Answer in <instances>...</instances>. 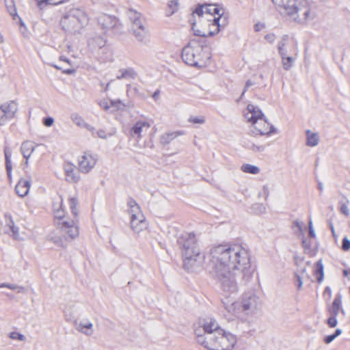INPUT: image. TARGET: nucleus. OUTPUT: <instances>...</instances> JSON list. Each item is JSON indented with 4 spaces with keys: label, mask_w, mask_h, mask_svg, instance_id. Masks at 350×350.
Segmentation results:
<instances>
[{
    "label": "nucleus",
    "mask_w": 350,
    "mask_h": 350,
    "mask_svg": "<svg viewBox=\"0 0 350 350\" xmlns=\"http://www.w3.org/2000/svg\"><path fill=\"white\" fill-rule=\"evenodd\" d=\"M206 266L210 274L217 280L223 293L234 294L238 291V280L247 282L252 277L250 257L247 249L240 244H219L206 252Z\"/></svg>",
    "instance_id": "nucleus-1"
},
{
    "label": "nucleus",
    "mask_w": 350,
    "mask_h": 350,
    "mask_svg": "<svg viewBox=\"0 0 350 350\" xmlns=\"http://www.w3.org/2000/svg\"><path fill=\"white\" fill-rule=\"evenodd\" d=\"M197 342L209 350H232L236 336L221 329L216 320L208 318L195 329Z\"/></svg>",
    "instance_id": "nucleus-2"
},
{
    "label": "nucleus",
    "mask_w": 350,
    "mask_h": 350,
    "mask_svg": "<svg viewBox=\"0 0 350 350\" xmlns=\"http://www.w3.org/2000/svg\"><path fill=\"white\" fill-rule=\"evenodd\" d=\"M284 10L290 19L298 24L306 25L317 16L314 6L307 0H272Z\"/></svg>",
    "instance_id": "nucleus-3"
},
{
    "label": "nucleus",
    "mask_w": 350,
    "mask_h": 350,
    "mask_svg": "<svg viewBox=\"0 0 350 350\" xmlns=\"http://www.w3.org/2000/svg\"><path fill=\"white\" fill-rule=\"evenodd\" d=\"M178 245L183 257L184 267L190 270L200 267L206 260V254L200 252L196 236L193 232H185L178 239Z\"/></svg>",
    "instance_id": "nucleus-4"
},
{
    "label": "nucleus",
    "mask_w": 350,
    "mask_h": 350,
    "mask_svg": "<svg viewBox=\"0 0 350 350\" xmlns=\"http://www.w3.org/2000/svg\"><path fill=\"white\" fill-rule=\"evenodd\" d=\"M226 298L222 301L226 311L235 318L239 319L243 314L252 315L261 308L260 297L254 291L244 293L238 301H231L228 297L230 294L224 293Z\"/></svg>",
    "instance_id": "nucleus-5"
},
{
    "label": "nucleus",
    "mask_w": 350,
    "mask_h": 350,
    "mask_svg": "<svg viewBox=\"0 0 350 350\" xmlns=\"http://www.w3.org/2000/svg\"><path fill=\"white\" fill-rule=\"evenodd\" d=\"M204 14L210 15L211 17L214 16L213 19H208L210 25L215 27L214 30L211 29L207 33L201 30L196 29V23L191 22V28L194 34L201 37L213 36L217 34L221 29H223L227 24L226 19L222 16L224 14V9L219 8V5L216 4H198L196 9L193 11L192 15L197 14L199 16H202Z\"/></svg>",
    "instance_id": "nucleus-6"
},
{
    "label": "nucleus",
    "mask_w": 350,
    "mask_h": 350,
    "mask_svg": "<svg viewBox=\"0 0 350 350\" xmlns=\"http://www.w3.org/2000/svg\"><path fill=\"white\" fill-rule=\"evenodd\" d=\"M54 217L57 221L56 225L61 235H49V239L58 247H66L68 243L72 241L79 234V229L76 220L66 218L61 208L54 211Z\"/></svg>",
    "instance_id": "nucleus-7"
},
{
    "label": "nucleus",
    "mask_w": 350,
    "mask_h": 350,
    "mask_svg": "<svg viewBox=\"0 0 350 350\" xmlns=\"http://www.w3.org/2000/svg\"><path fill=\"white\" fill-rule=\"evenodd\" d=\"M211 57L208 49L195 40H191L182 49V59L189 66L204 68L209 64Z\"/></svg>",
    "instance_id": "nucleus-8"
},
{
    "label": "nucleus",
    "mask_w": 350,
    "mask_h": 350,
    "mask_svg": "<svg viewBox=\"0 0 350 350\" xmlns=\"http://www.w3.org/2000/svg\"><path fill=\"white\" fill-rule=\"evenodd\" d=\"M245 118L252 126L251 132L254 135H269L275 132V129L267 122L261 109L252 104L247 107Z\"/></svg>",
    "instance_id": "nucleus-9"
},
{
    "label": "nucleus",
    "mask_w": 350,
    "mask_h": 350,
    "mask_svg": "<svg viewBox=\"0 0 350 350\" xmlns=\"http://www.w3.org/2000/svg\"><path fill=\"white\" fill-rule=\"evenodd\" d=\"M89 22L85 11L81 8L70 9L61 19L63 29L69 33L80 31Z\"/></svg>",
    "instance_id": "nucleus-10"
},
{
    "label": "nucleus",
    "mask_w": 350,
    "mask_h": 350,
    "mask_svg": "<svg viewBox=\"0 0 350 350\" xmlns=\"http://www.w3.org/2000/svg\"><path fill=\"white\" fill-rule=\"evenodd\" d=\"M127 15L131 23V33L137 42L146 44L149 40V31L144 18L141 13L132 9L128 10Z\"/></svg>",
    "instance_id": "nucleus-11"
},
{
    "label": "nucleus",
    "mask_w": 350,
    "mask_h": 350,
    "mask_svg": "<svg viewBox=\"0 0 350 350\" xmlns=\"http://www.w3.org/2000/svg\"><path fill=\"white\" fill-rule=\"evenodd\" d=\"M98 156L90 151H86L78 158L79 171L83 174L89 173L96 165Z\"/></svg>",
    "instance_id": "nucleus-12"
},
{
    "label": "nucleus",
    "mask_w": 350,
    "mask_h": 350,
    "mask_svg": "<svg viewBox=\"0 0 350 350\" xmlns=\"http://www.w3.org/2000/svg\"><path fill=\"white\" fill-rule=\"evenodd\" d=\"M18 111V105L11 100L0 105V125H4L8 120L12 119Z\"/></svg>",
    "instance_id": "nucleus-13"
},
{
    "label": "nucleus",
    "mask_w": 350,
    "mask_h": 350,
    "mask_svg": "<svg viewBox=\"0 0 350 350\" xmlns=\"http://www.w3.org/2000/svg\"><path fill=\"white\" fill-rule=\"evenodd\" d=\"M131 227L136 233L146 229L147 222L142 211L131 215Z\"/></svg>",
    "instance_id": "nucleus-14"
},
{
    "label": "nucleus",
    "mask_w": 350,
    "mask_h": 350,
    "mask_svg": "<svg viewBox=\"0 0 350 350\" xmlns=\"http://www.w3.org/2000/svg\"><path fill=\"white\" fill-rule=\"evenodd\" d=\"M150 127L149 122L146 121H137L131 129L130 135L133 138L138 139L142 137V133L147 131Z\"/></svg>",
    "instance_id": "nucleus-15"
},
{
    "label": "nucleus",
    "mask_w": 350,
    "mask_h": 350,
    "mask_svg": "<svg viewBox=\"0 0 350 350\" xmlns=\"http://www.w3.org/2000/svg\"><path fill=\"white\" fill-rule=\"evenodd\" d=\"M98 22L103 29H110L114 28L118 20L113 16L103 14L98 17Z\"/></svg>",
    "instance_id": "nucleus-16"
},
{
    "label": "nucleus",
    "mask_w": 350,
    "mask_h": 350,
    "mask_svg": "<svg viewBox=\"0 0 350 350\" xmlns=\"http://www.w3.org/2000/svg\"><path fill=\"white\" fill-rule=\"evenodd\" d=\"M75 165L71 163H66L64 167L66 179L70 183H77L80 178L78 173L75 172Z\"/></svg>",
    "instance_id": "nucleus-17"
},
{
    "label": "nucleus",
    "mask_w": 350,
    "mask_h": 350,
    "mask_svg": "<svg viewBox=\"0 0 350 350\" xmlns=\"http://www.w3.org/2000/svg\"><path fill=\"white\" fill-rule=\"evenodd\" d=\"M31 182L29 180L21 179L15 187V191L20 197L25 196L30 189Z\"/></svg>",
    "instance_id": "nucleus-18"
},
{
    "label": "nucleus",
    "mask_w": 350,
    "mask_h": 350,
    "mask_svg": "<svg viewBox=\"0 0 350 350\" xmlns=\"http://www.w3.org/2000/svg\"><path fill=\"white\" fill-rule=\"evenodd\" d=\"M331 316L336 317L339 312L345 313L344 310L342 308V295L338 293L332 303V306L328 310Z\"/></svg>",
    "instance_id": "nucleus-19"
},
{
    "label": "nucleus",
    "mask_w": 350,
    "mask_h": 350,
    "mask_svg": "<svg viewBox=\"0 0 350 350\" xmlns=\"http://www.w3.org/2000/svg\"><path fill=\"white\" fill-rule=\"evenodd\" d=\"M35 145L33 142L31 141L24 142L21 147V153L23 155V157L27 160L30 157L31 154L35 150Z\"/></svg>",
    "instance_id": "nucleus-20"
},
{
    "label": "nucleus",
    "mask_w": 350,
    "mask_h": 350,
    "mask_svg": "<svg viewBox=\"0 0 350 350\" xmlns=\"http://www.w3.org/2000/svg\"><path fill=\"white\" fill-rule=\"evenodd\" d=\"M76 329L88 336H92L94 333L93 324L91 322H80L77 324Z\"/></svg>",
    "instance_id": "nucleus-21"
},
{
    "label": "nucleus",
    "mask_w": 350,
    "mask_h": 350,
    "mask_svg": "<svg viewBox=\"0 0 350 350\" xmlns=\"http://www.w3.org/2000/svg\"><path fill=\"white\" fill-rule=\"evenodd\" d=\"M184 131H178L164 133L161 137V143L163 145H167L170 144L173 139L176 138L178 136L184 135Z\"/></svg>",
    "instance_id": "nucleus-22"
},
{
    "label": "nucleus",
    "mask_w": 350,
    "mask_h": 350,
    "mask_svg": "<svg viewBox=\"0 0 350 350\" xmlns=\"http://www.w3.org/2000/svg\"><path fill=\"white\" fill-rule=\"evenodd\" d=\"M5 222L7 227L12 232V235L15 239H19L18 228L14 226V223L10 215H5Z\"/></svg>",
    "instance_id": "nucleus-23"
},
{
    "label": "nucleus",
    "mask_w": 350,
    "mask_h": 350,
    "mask_svg": "<svg viewBox=\"0 0 350 350\" xmlns=\"http://www.w3.org/2000/svg\"><path fill=\"white\" fill-rule=\"evenodd\" d=\"M120 75L117 76L118 79H135L137 77V73L132 68L126 69H121L119 70Z\"/></svg>",
    "instance_id": "nucleus-24"
},
{
    "label": "nucleus",
    "mask_w": 350,
    "mask_h": 350,
    "mask_svg": "<svg viewBox=\"0 0 350 350\" xmlns=\"http://www.w3.org/2000/svg\"><path fill=\"white\" fill-rule=\"evenodd\" d=\"M314 273L317 277V282L321 283L324 278L323 265L321 260H319L316 262Z\"/></svg>",
    "instance_id": "nucleus-25"
},
{
    "label": "nucleus",
    "mask_w": 350,
    "mask_h": 350,
    "mask_svg": "<svg viewBox=\"0 0 350 350\" xmlns=\"http://www.w3.org/2000/svg\"><path fill=\"white\" fill-rule=\"evenodd\" d=\"M307 142L306 144L308 146H316L319 142V138L317 133H312L310 130L306 131Z\"/></svg>",
    "instance_id": "nucleus-26"
},
{
    "label": "nucleus",
    "mask_w": 350,
    "mask_h": 350,
    "mask_svg": "<svg viewBox=\"0 0 350 350\" xmlns=\"http://www.w3.org/2000/svg\"><path fill=\"white\" fill-rule=\"evenodd\" d=\"M4 152H5V159L6 172H7L8 178L10 179L11 174H12V163H11V160H10L12 152L8 148H5Z\"/></svg>",
    "instance_id": "nucleus-27"
},
{
    "label": "nucleus",
    "mask_w": 350,
    "mask_h": 350,
    "mask_svg": "<svg viewBox=\"0 0 350 350\" xmlns=\"http://www.w3.org/2000/svg\"><path fill=\"white\" fill-rule=\"evenodd\" d=\"M269 145V144H267V145H262L256 144L252 142H249L246 144L245 147L246 148L254 152L261 153L265 150L266 147Z\"/></svg>",
    "instance_id": "nucleus-28"
},
{
    "label": "nucleus",
    "mask_w": 350,
    "mask_h": 350,
    "mask_svg": "<svg viewBox=\"0 0 350 350\" xmlns=\"http://www.w3.org/2000/svg\"><path fill=\"white\" fill-rule=\"evenodd\" d=\"M5 4L8 12L12 16L14 20L16 19V17L19 18L14 0H5Z\"/></svg>",
    "instance_id": "nucleus-29"
},
{
    "label": "nucleus",
    "mask_w": 350,
    "mask_h": 350,
    "mask_svg": "<svg viewBox=\"0 0 350 350\" xmlns=\"http://www.w3.org/2000/svg\"><path fill=\"white\" fill-rule=\"evenodd\" d=\"M77 204H78V202L75 198H70V200H69L70 208L71 213L74 217V218L72 219L76 220L77 224V216H78Z\"/></svg>",
    "instance_id": "nucleus-30"
},
{
    "label": "nucleus",
    "mask_w": 350,
    "mask_h": 350,
    "mask_svg": "<svg viewBox=\"0 0 350 350\" xmlns=\"http://www.w3.org/2000/svg\"><path fill=\"white\" fill-rule=\"evenodd\" d=\"M287 55L288 54H287V52H286V53H285L284 55L281 56L282 61L283 68L286 70H288L293 66V62L295 60L294 57L288 56Z\"/></svg>",
    "instance_id": "nucleus-31"
},
{
    "label": "nucleus",
    "mask_w": 350,
    "mask_h": 350,
    "mask_svg": "<svg viewBox=\"0 0 350 350\" xmlns=\"http://www.w3.org/2000/svg\"><path fill=\"white\" fill-rule=\"evenodd\" d=\"M178 8V2L177 0H171L168 2L167 9L166 10V15L167 16H172L175 13Z\"/></svg>",
    "instance_id": "nucleus-32"
},
{
    "label": "nucleus",
    "mask_w": 350,
    "mask_h": 350,
    "mask_svg": "<svg viewBox=\"0 0 350 350\" xmlns=\"http://www.w3.org/2000/svg\"><path fill=\"white\" fill-rule=\"evenodd\" d=\"M288 41V36L287 35H284L282 36L280 42H278V52L280 56H283L286 53V50L284 49V46L286 45Z\"/></svg>",
    "instance_id": "nucleus-33"
},
{
    "label": "nucleus",
    "mask_w": 350,
    "mask_h": 350,
    "mask_svg": "<svg viewBox=\"0 0 350 350\" xmlns=\"http://www.w3.org/2000/svg\"><path fill=\"white\" fill-rule=\"evenodd\" d=\"M241 170L245 173L252 174H257L260 172V170L257 166L251 164H243L241 166Z\"/></svg>",
    "instance_id": "nucleus-34"
},
{
    "label": "nucleus",
    "mask_w": 350,
    "mask_h": 350,
    "mask_svg": "<svg viewBox=\"0 0 350 350\" xmlns=\"http://www.w3.org/2000/svg\"><path fill=\"white\" fill-rule=\"evenodd\" d=\"M70 118L72 121L78 126L79 127H83V126H85V121L84 119L78 113H74L71 114Z\"/></svg>",
    "instance_id": "nucleus-35"
},
{
    "label": "nucleus",
    "mask_w": 350,
    "mask_h": 350,
    "mask_svg": "<svg viewBox=\"0 0 350 350\" xmlns=\"http://www.w3.org/2000/svg\"><path fill=\"white\" fill-rule=\"evenodd\" d=\"M90 44L102 49L105 46L106 40L100 36H96L90 41Z\"/></svg>",
    "instance_id": "nucleus-36"
},
{
    "label": "nucleus",
    "mask_w": 350,
    "mask_h": 350,
    "mask_svg": "<svg viewBox=\"0 0 350 350\" xmlns=\"http://www.w3.org/2000/svg\"><path fill=\"white\" fill-rule=\"evenodd\" d=\"M128 206L130 208V213H136L142 211L139 206L137 204L136 201L132 198L128 200Z\"/></svg>",
    "instance_id": "nucleus-37"
},
{
    "label": "nucleus",
    "mask_w": 350,
    "mask_h": 350,
    "mask_svg": "<svg viewBox=\"0 0 350 350\" xmlns=\"http://www.w3.org/2000/svg\"><path fill=\"white\" fill-rule=\"evenodd\" d=\"M206 120L204 116H190L188 122L193 124H203L205 122Z\"/></svg>",
    "instance_id": "nucleus-38"
},
{
    "label": "nucleus",
    "mask_w": 350,
    "mask_h": 350,
    "mask_svg": "<svg viewBox=\"0 0 350 350\" xmlns=\"http://www.w3.org/2000/svg\"><path fill=\"white\" fill-rule=\"evenodd\" d=\"M114 133H115V131H113L110 133H107L105 130L100 129V130L96 131L95 136L96 135V137L101 138V139H107L108 137H111V136L113 135Z\"/></svg>",
    "instance_id": "nucleus-39"
},
{
    "label": "nucleus",
    "mask_w": 350,
    "mask_h": 350,
    "mask_svg": "<svg viewBox=\"0 0 350 350\" xmlns=\"http://www.w3.org/2000/svg\"><path fill=\"white\" fill-rule=\"evenodd\" d=\"M304 224L301 221H299V220H296L293 222V228L294 229L295 233H300L303 234L304 230Z\"/></svg>",
    "instance_id": "nucleus-40"
},
{
    "label": "nucleus",
    "mask_w": 350,
    "mask_h": 350,
    "mask_svg": "<svg viewBox=\"0 0 350 350\" xmlns=\"http://www.w3.org/2000/svg\"><path fill=\"white\" fill-rule=\"evenodd\" d=\"M9 337L13 340H20V341H25L26 340V337L25 335H23L21 333L16 332H11L9 334Z\"/></svg>",
    "instance_id": "nucleus-41"
},
{
    "label": "nucleus",
    "mask_w": 350,
    "mask_h": 350,
    "mask_svg": "<svg viewBox=\"0 0 350 350\" xmlns=\"http://www.w3.org/2000/svg\"><path fill=\"white\" fill-rule=\"evenodd\" d=\"M349 200H347V202H340V212L344 214L346 217H348L349 215V210L348 207Z\"/></svg>",
    "instance_id": "nucleus-42"
},
{
    "label": "nucleus",
    "mask_w": 350,
    "mask_h": 350,
    "mask_svg": "<svg viewBox=\"0 0 350 350\" xmlns=\"http://www.w3.org/2000/svg\"><path fill=\"white\" fill-rule=\"evenodd\" d=\"M62 204H63V200L61 196H59L57 200L53 202V212L57 210H60L62 208Z\"/></svg>",
    "instance_id": "nucleus-43"
},
{
    "label": "nucleus",
    "mask_w": 350,
    "mask_h": 350,
    "mask_svg": "<svg viewBox=\"0 0 350 350\" xmlns=\"http://www.w3.org/2000/svg\"><path fill=\"white\" fill-rule=\"evenodd\" d=\"M269 196V188L268 185H264L261 191L259 192V196L267 200Z\"/></svg>",
    "instance_id": "nucleus-44"
},
{
    "label": "nucleus",
    "mask_w": 350,
    "mask_h": 350,
    "mask_svg": "<svg viewBox=\"0 0 350 350\" xmlns=\"http://www.w3.org/2000/svg\"><path fill=\"white\" fill-rule=\"evenodd\" d=\"M295 282L297 285V288L298 290H301L303 285L302 278L297 273H295Z\"/></svg>",
    "instance_id": "nucleus-45"
},
{
    "label": "nucleus",
    "mask_w": 350,
    "mask_h": 350,
    "mask_svg": "<svg viewBox=\"0 0 350 350\" xmlns=\"http://www.w3.org/2000/svg\"><path fill=\"white\" fill-rule=\"evenodd\" d=\"M338 321L336 319V317L331 316L327 319V325L330 327H335L337 325Z\"/></svg>",
    "instance_id": "nucleus-46"
},
{
    "label": "nucleus",
    "mask_w": 350,
    "mask_h": 350,
    "mask_svg": "<svg viewBox=\"0 0 350 350\" xmlns=\"http://www.w3.org/2000/svg\"><path fill=\"white\" fill-rule=\"evenodd\" d=\"M342 248L345 251H347L350 248V240L346 237L342 239Z\"/></svg>",
    "instance_id": "nucleus-47"
},
{
    "label": "nucleus",
    "mask_w": 350,
    "mask_h": 350,
    "mask_svg": "<svg viewBox=\"0 0 350 350\" xmlns=\"http://www.w3.org/2000/svg\"><path fill=\"white\" fill-rule=\"evenodd\" d=\"M265 39L269 43L272 44L275 42V40L276 39V36L274 33H268V34L265 35Z\"/></svg>",
    "instance_id": "nucleus-48"
},
{
    "label": "nucleus",
    "mask_w": 350,
    "mask_h": 350,
    "mask_svg": "<svg viewBox=\"0 0 350 350\" xmlns=\"http://www.w3.org/2000/svg\"><path fill=\"white\" fill-rule=\"evenodd\" d=\"M98 105H100V107H102L105 110H107L110 108V105H109L108 101L105 99L101 100L98 103Z\"/></svg>",
    "instance_id": "nucleus-49"
},
{
    "label": "nucleus",
    "mask_w": 350,
    "mask_h": 350,
    "mask_svg": "<svg viewBox=\"0 0 350 350\" xmlns=\"http://www.w3.org/2000/svg\"><path fill=\"white\" fill-rule=\"evenodd\" d=\"M54 120L51 117H47L43 119V124L46 126H51L53 125Z\"/></svg>",
    "instance_id": "nucleus-50"
},
{
    "label": "nucleus",
    "mask_w": 350,
    "mask_h": 350,
    "mask_svg": "<svg viewBox=\"0 0 350 350\" xmlns=\"http://www.w3.org/2000/svg\"><path fill=\"white\" fill-rule=\"evenodd\" d=\"M255 83L253 82L252 80H247L245 83V88L241 94V98H242V97L243 96L245 92L247 91V90L251 87L252 85H254Z\"/></svg>",
    "instance_id": "nucleus-51"
},
{
    "label": "nucleus",
    "mask_w": 350,
    "mask_h": 350,
    "mask_svg": "<svg viewBox=\"0 0 350 350\" xmlns=\"http://www.w3.org/2000/svg\"><path fill=\"white\" fill-rule=\"evenodd\" d=\"M53 66H54L57 70H62L63 72L66 73V74L70 75V74H72V73L75 72V70L72 69V68H68V69L63 70V68L62 67H60V66H56V65H53Z\"/></svg>",
    "instance_id": "nucleus-52"
},
{
    "label": "nucleus",
    "mask_w": 350,
    "mask_h": 350,
    "mask_svg": "<svg viewBox=\"0 0 350 350\" xmlns=\"http://www.w3.org/2000/svg\"><path fill=\"white\" fill-rule=\"evenodd\" d=\"M309 236L311 238L315 237V232L312 227V221H309Z\"/></svg>",
    "instance_id": "nucleus-53"
},
{
    "label": "nucleus",
    "mask_w": 350,
    "mask_h": 350,
    "mask_svg": "<svg viewBox=\"0 0 350 350\" xmlns=\"http://www.w3.org/2000/svg\"><path fill=\"white\" fill-rule=\"evenodd\" d=\"M83 128H85L88 131H90L94 136L96 135L95 128L90 124L85 123V126H83Z\"/></svg>",
    "instance_id": "nucleus-54"
},
{
    "label": "nucleus",
    "mask_w": 350,
    "mask_h": 350,
    "mask_svg": "<svg viewBox=\"0 0 350 350\" xmlns=\"http://www.w3.org/2000/svg\"><path fill=\"white\" fill-rule=\"evenodd\" d=\"M0 286L6 287V288L12 289V290H16V288H18V285H16V284H6V283H3V284H0Z\"/></svg>",
    "instance_id": "nucleus-55"
},
{
    "label": "nucleus",
    "mask_w": 350,
    "mask_h": 350,
    "mask_svg": "<svg viewBox=\"0 0 350 350\" xmlns=\"http://www.w3.org/2000/svg\"><path fill=\"white\" fill-rule=\"evenodd\" d=\"M254 208L257 209L260 213H263L265 211V206L262 204H256L254 205Z\"/></svg>",
    "instance_id": "nucleus-56"
},
{
    "label": "nucleus",
    "mask_w": 350,
    "mask_h": 350,
    "mask_svg": "<svg viewBox=\"0 0 350 350\" xmlns=\"http://www.w3.org/2000/svg\"><path fill=\"white\" fill-rule=\"evenodd\" d=\"M336 337L334 336V334L328 335L324 338V342L327 344H329L332 342Z\"/></svg>",
    "instance_id": "nucleus-57"
},
{
    "label": "nucleus",
    "mask_w": 350,
    "mask_h": 350,
    "mask_svg": "<svg viewBox=\"0 0 350 350\" xmlns=\"http://www.w3.org/2000/svg\"><path fill=\"white\" fill-rule=\"evenodd\" d=\"M302 246L305 250H310V243L308 241H307L306 239H304L302 241Z\"/></svg>",
    "instance_id": "nucleus-58"
},
{
    "label": "nucleus",
    "mask_w": 350,
    "mask_h": 350,
    "mask_svg": "<svg viewBox=\"0 0 350 350\" xmlns=\"http://www.w3.org/2000/svg\"><path fill=\"white\" fill-rule=\"evenodd\" d=\"M263 27H264V25L262 24L257 23L254 26V30L256 31H260Z\"/></svg>",
    "instance_id": "nucleus-59"
},
{
    "label": "nucleus",
    "mask_w": 350,
    "mask_h": 350,
    "mask_svg": "<svg viewBox=\"0 0 350 350\" xmlns=\"http://www.w3.org/2000/svg\"><path fill=\"white\" fill-rule=\"evenodd\" d=\"M18 293H25V288L23 286H18V288L16 289Z\"/></svg>",
    "instance_id": "nucleus-60"
},
{
    "label": "nucleus",
    "mask_w": 350,
    "mask_h": 350,
    "mask_svg": "<svg viewBox=\"0 0 350 350\" xmlns=\"http://www.w3.org/2000/svg\"><path fill=\"white\" fill-rule=\"evenodd\" d=\"M159 93H160V92H159V90H156V91L154 92L153 95H152V98H153L154 100H157V99L159 98Z\"/></svg>",
    "instance_id": "nucleus-61"
},
{
    "label": "nucleus",
    "mask_w": 350,
    "mask_h": 350,
    "mask_svg": "<svg viewBox=\"0 0 350 350\" xmlns=\"http://www.w3.org/2000/svg\"><path fill=\"white\" fill-rule=\"evenodd\" d=\"M342 333V330L340 329H336L335 330V332L333 334L334 336L336 338L337 336H338L339 335H340Z\"/></svg>",
    "instance_id": "nucleus-62"
},
{
    "label": "nucleus",
    "mask_w": 350,
    "mask_h": 350,
    "mask_svg": "<svg viewBox=\"0 0 350 350\" xmlns=\"http://www.w3.org/2000/svg\"><path fill=\"white\" fill-rule=\"evenodd\" d=\"M59 60H60V61L66 62H67L68 64H70V61L68 60V59H67L66 57H64V56H61V57H59Z\"/></svg>",
    "instance_id": "nucleus-63"
},
{
    "label": "nucleus",
    "mask_w": 350,
    "mask_h": 350,
    "mask_svg": "<svg viewBox=\"0 0 350 350\" xmlns=\"http://www.w3.org/2000/svg\"><path fill=\"white\" fill-rule=\"evenodd\" d=\"M325 293H327L329 294V295H331L332 293V291H331V288L329 287V286H327L325 289V291H324Z\"/></svg>",
    "instance_id": "nucleus-64"
}]
</instances>
